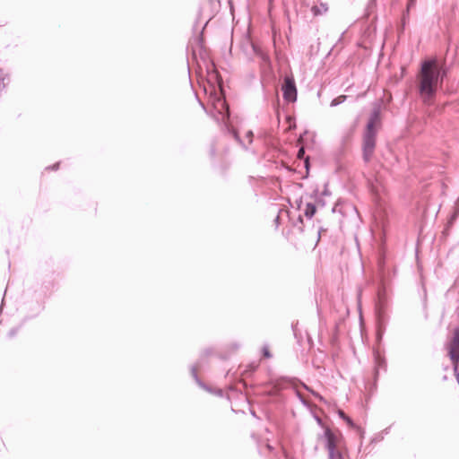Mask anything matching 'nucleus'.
<instances>
[{"instance_id":"nucleus-1","label":"nucleus","mask_w":459,"mask_h":459,"mask_svg":"<svg viewBox=\"0 0 459 459\" xmlns=\"http://www.w3.org/2000/svg\"><path fill=\"white\" fill-rule=\"evenodd\" d=\"M207 74L208 82L213 91L211 94L212 108L208 111L204 104L198 100L201 107L218 123L222 124V130L225 134L231 135L245 151H247L248 147L239 136L238 130L231 125L230 106L222 94L223 81L221 74L213 65L211 68H207ZM196 99L199 100L197 96Z\"/></svg>"},{"instance_id":"nucleus-2","label":"nucleus","mask_w":459,"mask_h":459,"mask_svg":"<svg viewBox=\"0 0 459 459\" xmlns=\"http://www.w3.org/2000/svg\"><path fill=\"white\" fill-rule=\"evenodd\" d=\"M447 69L435 65L432 60H425L420 64V70L417 76V91L426 106H432L435 102L438 89H441Z\"/></svg>"},{"instance_id":"nucleus-3","label":"nucleus","mask_w":459,"mask_h":459,"mask_svg":"<svg viewBox=\"0 0 459 459\" xmlns=\"http://www.w3.org/2000/svg\"><path fill=\"white\" fill-rule=\"evenodd\" d=\"M381 126V108L376 106L372 108L362 134V160L368 163L375 152L377 136Z\"/></svg>"},{"instance_id":"nucleus-4","label":"nucleus","mask_w":459,"mask_h":459,"mask_svg":"<svg viewBox=\"0 0 459 459\" xmlns=\"http://www.w3.org/2000/svg\"><path fill=\"white\" fill-rule=\"evenodd\" d=\"M319 438L324 441L328 452V459H346V453L342 449L343 436L339 430H333L325 427Z\"/></svg>"},{"instance_id":"nucleus-5","label":"nucleus","mask_w":459,"mask_h":459,"mask_svg":"<svg viewBox=\"0 0 459 459\" xmlns=\"http://www.w3.org/2000/svg\"><path fill=\"white\" fill-rule=\"evenodd\" d=\"M376 325L377 339L380 342L383 339L386 326L389 322V315L387 313V303L384 299H379L376 304Z\"/></svg>"},{"instance_id":"nucleus-6","label":"nucleus","mask_w":459,"mask_h":459,"mask_svg":"<svg viewBox=\"0 0 459 459\" xmlns=\"http://www.w3.org/2000/svg\"><path fill=\"white\" fill-rule=\"evenodd\" d=\"M212 348H205L200 354L199 359L196 362V364L192 365L190 367V373L195 383L203 389L212 393V388L209 387L202 379L198 377L197 374V368L201 367L203 364V361L212 354Z\"/></svg>"},{"instance_id":"nucleus-7","label":"nucleus","mask_w":459,"mask_h":459,"mask_svg":"<svg viewBox=\"0 0 459 459\" xmlns=\"http://www.w3.org/2000/svg\"><path fill=\"white\" fill-rule=\"evenodd\" d=\"M283 100L288 103H292L297 100L298 90L295 80L292 76L285 77L281 85Z\"/></svg>"},{"instance_id":"nucleus-8","label":"nucleus","mask_w":459,"mask_h":459,"mask_svg":"<svg viewBox=\"0 0 459 459\" xmlns=\"http://www.w3.org/2000/svg\"><path fill=\"white\" fill-rule=\"evenodd\" d=\"M296 378L282 377L270 389L266 390L264 394L270 398H276L281 400L282 398L281 390L285 387L286 385L294 384Z\"/></svg>"},{"instance_id":"nucleus-9","label":"nucleus","mask_w":459,"mask_h":459,"mask_svg":"<svg viewBox=\"0 0 459 459\" xmlns=\"http://www.w3.org/2000/svg\"><path fill=\"white\" fill-rule=\"evenodd\" d=\"M448 355L453 364L459 363V327H456L454 331Z\"/></svg>"},{"instance_id":"nucleus-10","label":"nucleus","mask_w":459,"mask_h":459,"mask_svg":"<svg viewBox=\"0 0 459 459\" xmlns=\"http://www.w3.org/2000/svg\"><path fill=\"white\" fill-rule=\"evenodd\" d=\"M374 385L376 386L378 377H379V370H386V360L384 356H382L377 351H374Z\"/></svg>"},{"instance_id":"nucleus-11","label":"nucleus","mask_w":459,"mask_h":459,"mask_svg":"<svg viewBox=\"0 0 459 459\" xmlns=\"http://www.w3.org/2000/svg\"><path fill=\"white\" fill-rule=\"evenodd\" d=\"M10 82L9 74L3 68H0V94L5 89Z\"/></svg>"},{"instance_id":"nucleus-12","label":"nucleus","mask_w":459,"mask_h":459,"mask_svg":"<svg viewBox=\"0 0 459 459\" xmlns=\"http://www.w3.org/2000/svg\"><path fill=\"white\" fill-rule=\"evenodd\" d=\"M339 416L341 419H342L350 427H352V428H356L359 433H360V436L363 437V435H364V430L361 429L360 428H359L358 426H356V424L354 423V421L351 420V418H350L349 416H347L345 414L344 411H339Z\"/></svg>"},{"instance_id":"nucleus-13","label":"nucleus","mask_w":459,"mask_h":459,"mask_svg":"<svg viewBox=\"0 0 459 459\" xmlns=\"http://www.w3.org/2000/svg\"><path fill=\"white\" fill-rule=\"evenodd\" d=\"M316 212V205L314 203H307L304 210V215L307 219L311 220Z\"/></svg>"},{"instance_id":"nucleus-14","label":"nucleus","mask_w":459,"mask_h":459,"mask_svg":"<svg viewBox=\"0 0 459 459\" xmlns=\"http://www.w3.org/2000/svg\"><path fill=\"white\" fill-rule=\"evenodd\" d=\"M328 11V6L326 4L322 3L319 6L313 5L311 7V12L314 16L321 15Z\"/></svg>"},{"instance_id":"nucleus-15","label":"nucleus","mask_w":459,"mask_h":459,"mask_svg":"<svg viewBox=\"0 0 459 459\" xmlns=\"http://www.w3.org/2000/svg\"><path fill=\"white\" fill-rule=\"evenodd\" d=\"M311 197L314 198L316 202V204L322 207L325 206V201L319 196V190L318 188L314 189L313 193L311 194Z\"/></svg>"},{"instance_id":"nucleus-16","label":"nucleus","mask_w":459,"mask_h":459,"mask_svg":"<svg viewBox=\"0 0 459 459\" xmlns=\"http://www.w3.org/2000/svg\"><path fill=\"white\" fill-rule=\"evenodd\" d=\"M459 216V212L457 210H454V212H452V214L449 216L448 220H447V222H446V226L447 228H453L455 222L456 221L457 218Z\"/></svg>"},{"instance_id":"nucleus-17","label":"nucleus","mask_w":459,"mask_h":459,"mask_svg":"<svg viewBox=\"0 0 459 459\" xmlns=\"http://www.w3.org/2000/svg\"><path fill=\"white\" fill-rule=\"evenodd\" d=\"M459 216V212L457 210H454V212H452V214L449 216L448 220H447V222H446V226L447 228H453L455 222L456 221L457 218Z\"/></svg>"},{"instance_id":"nucleus-18","label":"nucleus","mask_w":459,"mask_h":459,"mask_svg":"<svg viewBox=\"0 0 459 459\" xmlns=\"http://www.w3.org/2000/svg\"><path fill=\"white\" fill-rule=\"evenodd\" d=\"M347 99V95H340L334 99L332 100L330 106L331 107H337L340 104L343 103Z\"/></svg>"},{"instance_id":"nucleus-19","label":"nucleus","mask_w":459,"mask_h":459,"mask_svg":"<svg viewBox=\"0 0 459 459\" xmlns=\"http://www.w3.org/2000/svg\"><path fill=\"white\" fill-rule=\"evenodd\" d=\"M410 9L406 8V10H404L403 12V15H402V26L400 28V30L401 31H403L404 30V28H405V25H406V22L409 19V15H410Z\"/></svg>"},{"instance_id":"nucleus-20","label":"nucleus","mask_w":459,"mask_h":459,"mask_svg":"<svg viewBox=\"0 0 459 459\" xmlns=\"http://www.w3.org/2000/svg\"><path fill=\"white\" fill-rule=\"evenodd\" d=\"M295 394L303 406H305L307 408L310 407L309 403L307 401V399L304 397V395L299 390L295 389Z\"/></svg>"},{"instance_id":"nucleus-21","label":"nucleus","mask_w":459,"mask_h":459,"mask_svg":"<svg viewBox=\"0 0 459 459\" xmlns=\"http://www.w3.org/2000/svg\"><path fill=\"white\" fill-rule=\"evenodd\" d=\"M293 226L297 228L300 232L303 231V217L301 214H299L298 218L293 222Z\"/></svg>"},{"instance_id":"nucleus-22","label":"nucleus","mask_w":459,"mask_h":459,"mask_svg":"<svg viewBox=\"0 0 459 459\" xmlns=\"http://www.w3.org/2000/svg\"><path fill=\"white\" fill-rule=\"evenodd\" d=\"M22 324H21L18 326H14V327L11 328L7 333L8 337L9 338L15 337L17 335V333H19L20 329L22 328Z\"/></svg>"},{"instance_id":"nucleus-23","label":"nucleus","mask_w":459,"mask_h":459,"mask_svg":"<svg viewBox=\"0 0 459 459\" xmlns=\"http://www.w3.org/2000/svg\"><path fill=\"white\" fill-rule=\"evenodd\" d=\"M304 167L306 169V174L305 176L302 177V178H307L308 176H309V171H310V160H309V157H307L305 160H304Z\"/></svg>"},{"instance_id":"nucleus-24","label":"nucleus","mask_w":459,"mask_h":459,"mask_svg":"<svg viewBox=\"0 0 459 459\" xmlns=\"http://www.w3.org/2000/svg\"><path fill=\"white\" fill-rule=\"evenodd\" d=\"M350 137H351V133L346 134V135H344L342 137V146L339 150L340 154H343V152H344V144L346 143V142H348L350 140Z\"/></svg>"},{"instance_id":"nucleus-25","label":"nucleus","mask_w":459,"mask_h":459,"mask_svg":"<svg viewBox=\"0 0 459 459\" xmlns=\"http://www.w3.org/2000/svg\"><path fill=\"white\" fill-rule=\"evenodd\" d=\"M262 356L265 359H270L272 358V353L268 348L267 345H264L263 348H262Z\"/></svg>"},{"instance_id":"nucleus-26","label":"nucleus","mask_w":459,"mask_h":459,"mask_svg":"<svg viewBox=\"0 0 459 459\" xmlns=\"http://www.w3.org/2000/svg\"><path fill=\"white\" fill-rule=\"evenodd\" d=\"M306 149L304 146H301L299 148L297 152V158L299 160H305L307 157H305Z\"/></svg>"},{"instance_id":"nucleus-27","label":"nucleus","mask_w":459,"mask_h":459,"mask_svg":"<svg viewBox=\"0 0 459 459\" xmlns=\"http://www.w3.org/2000/svg\"><path fill=\"white\" fill-rule=\"evenodd\" d=\"M207 24H208V22H206L204 23V26H203V28H202V30H201L200 34H199V35L197 36V38H196L197 42H198V44H199V45H202V44H203V42H204V35H203V32H204V30L205 29V27L207 26Z\"/></svg>"},{"instance_id":"nucleus-28","label":"nucleus","mask_w":459,"mask_h":459,"mask_svg":"<svg viewBox=\"0 0 459 459\" xmlns=\"http://www.w3.org/2000/svg\"><path fill=\"white\" fill-rule=\"evenodd\" d=\"M384 439L383 433H377L372 439L371 443H377Z\"/></svg>"},{"instance_id":"nucleus-29","label":"nucleus","mask_w":459,"mask_h":459,"mask_svg":"<svg viewBox=\"0 0 459 459\" xmlns=\"http://www.w3.org/2000/svg\"><path fill=\"white\" fill-rule=\"evenodd\" d=\"M253 50L256 54H261L264 61L269 62V57L266 55H264L262 51H260L257 47L253 46Z\"/></svg>"},{"instance_id":"nucleus-30","label":"nucleus","mask_w":459,"mask_h":459,"mask_svg":"<svg viewBox=\"0 0 459 459\" xmlns=\"http://www.w3.org/2000/svg\"><path fill=\"white\" fill-rule=\"evenodd\" d=\"M293 335H294L295 339L297 340V342L299 344L302 340V335H301V333L299 332V330H294Z\"/></svg>"},{"instance_id":"nucleus-31","label":"nucleus","mask_w":459,"mask_h":459,"mask_svg":"<svg viewBox=\"0 0 459 459\" xmlns=\"http://www.w3.org/2000/svg\"><path fill=\"white\" fill-rule=\"evenodd\" d=\"M321 195H323V196L331 195V192L328 189V183L325 184L324 190L322 191Z\"/></svg>"},{"instance_id":"nucleus-32","label":"nucleus","mask_w":459,"mask_h":459,"mask_svg":"<svg viewBox=\"0 0 459 459\" xmlns=\"http://www.w3.org/2000/svg\"><path fill=\"white\" fill-rule=\"evenodd\" d=\"M253 137H254V133L252 130H248L247 133H246V138L248 140V143H252L253 142Z\"/></svg>"},{"instance_id":"nucleus-33","label":"nucleus","mask_w":459,"mask_h":459,"mask_svg":"<svg viewBox=\"0 0 459 459\" xmlns=\"http://www.w3.org/2000/svg\"><path fill=\"white\" fill-rule=\"evenodd\" d=\"M59 166H60V162H56L51 166L47 167L46 169L57 170L59 169Z\"/></svg>"},{"instance_id":"nucleus-34","label":"nucleus","mask_w":459,"mask_h":459,"mask_svg":"<svg viewBox=\"0 0 459 459\" xmlns=\"http://www.w3.org/2000/svg\"><path fill=\"white\" fill-rule=\"evenodd\" d=\"M240 346H241V345H240V343H238V342H232V343H230V349H231V350H233V351H237V350H238V349L240 348Z\"/></svg>"},{"instance_id":"nucleus-35","label":"nucleus","mask_w":459,"mask_h":459,"mask_svg":"<svg viewBox=\"0 0 459 459\" xmlns=\"http://www.w3.org/2000/svg\"><path fill=\"white\" fill-rule=\"evenodd\" d=\"M415 4H416V0H408L406 8L411 10L412 7L415 6Z\"/></svg>"},{"instance_id":"nucleus-36","label":"nucleus","mask_w":459,"mask_h":459,"mask_svg":"<svg viewBox=\"0 0 459 459\" xmlns=\"http://www.w3.org/2000/svg\"><path fill=\"white\" fill-rule=\"evenodd\" d=\"M451 229H452V228H447V226H446V225H445V228H444L443 231H442V234H443L445 237L448 236V235L450 234V230H451Z\"/></svg>"},{"instance_id":"nucleus-37","label":"nucleus","mask_w":459,"mask_h":459,"mask_svg":"<svg viewBox=\"0 0 459 459\" xmlns=\"http://www.w3.org/2000/svg\"><path fill=\"white\" fill-rule=\"evenodd\" d=\"M458 363H455L454 364V371H455V375L457 378V380L459 381V371H458Z\"/></svg>"},{"instance_id":"nucleus-38","label":"nucleus","mask_w":459,"mask_h":459,"mask_svg":"<svg viewBox=\"0 0 459 459\" xmlns=\"http://www.w3.org/2000/svg\"><path fill=\"white\" fill-rule=\"evenodd\" d=\"M302 386H303L307 391L311 392L313 394H315V395H316V396L318 395L316 393L313 392V391L311 390V388H310L307 385H306L305 383H302Z\"/></svg>"},{"instance_id":"nucleus-39","label":"nucleus","mask_w":459,"mask_h":459,"mask_svg":"<svg viewBox=\"0 0 459 459\" xmlns=\"http://www.w3.org/2000/svg\"><path fill=\"white\" fill-rule=\"evenodd\" d=\"M215 152H216L215 145H214V144H212L211 149H210V154H211V156H212V157H214V156H215Z\"/></svg>"},{"instance_id":"nucleus-40","label":"nucleus","mask_w":459,"mask_h":459,"mask_svg":"<svg viewBox=\"0 0 459 459\" xmlns=\"http://www.w3.org/2000/svg\"><path fill=\"white\" fill-rule=\"evenodd\" d=\"M298 325H299V322H292L291 324V329H292V332H294V330H299L298 329Z\"/></svg>"},{"instance_id":"nucleus-41","label":"nucleus","mask_w":459,"mask_h":459,"mask_svg":"<svg viewBox=\"0 0 459 459\" xmlns=\"http://www.w3.org/2000/svg\"><path fill=\"white\" fill-rule=\"evenodd\" d=\"M274 223L276 225V228L279 227V225H280V216H279V214L275 217Z\"/></svg>"},{"instance_id":"nucleus-42","label":"nucleus","mask_w":459,"mask_h":459,"mask_svg":"<svg viewBox=\"0 0 459 459\" xmlns=\"http://www.w3.org/2000/svg\"><path fill=\"white\" fill-rule=\"evenodd\" d=\"M323 230H324L323 228H319V230L317 231V242L320 240L321 233H322Z\"/></svg>"},{"instance_id":"nucleus-43","label":"nucleus","mask_w":459,"mask_h":459,"mask_svg":"<svg viewBox=\"0 0 459 459\" xmlns=\"http://www.w3.org/2000/svg\"><path fill=\"white\" fill-rule=\"evenodd\" d=\"M298 209H300L302 205V198L296 201Z\"/></svg>"},{"instance_id":"nucleus-44","label":"nucleus","mask_w":459,"mask_h":459,"mask_svg":"<svg viewBox=\"0 0 459 459\" xmlns=\"http://www.w3.org/2000/svg\"><path fill=\"white\" fill-rule=\"evenodd\" d=\"M455 209L459 212V197L457 198L455 204Z\"/></svg>"},{"instance_id":"nucleus-45","label":"nucleus","mask_w":459,"mask_h":459,"mask_svg":"<svg viewBox=\"0 0 459 459\" xmlns=\"http://www.w3.org/2000/svg\"><path fill=\"white\" fill-rule=\"evenodd\" d=\"M315 419H316V420L317 421V423L319 425H321V426L323 425V422H322L321 419L318 416H316Z\"/></svg>"},{"instance_id":"nucleus-46","label":"nucleus","mask_w":459,"mask_h":459,"mask_svg":"<svg viewBox=\"0 0 459 459\" xmlns=\"http://www.w3.org/2000/svg\"><path fill=\"white\" fill-rule=\"evenodd\" d=\"M389 429H390V428H386V429H385L381 432V433H383V436H385V435L388 434V433H389Z\"/></svg>"},{"instance_id":"nucleus-47","label":"nucleus","mask_w":459,"mask_h":459,"mask_svg":"<svg viewBox=\"0 0 459 459\" xmlns=\"http://www.w3.org/2000/svg\"><path fill=\"white\" fill-rule=\"evenodd\" d=\"M196 29H197V22H195V24H194V26H193V30H196Z\"/></svg>"},{"instance_id":"nucleus-48","label":"nucleus","mask_w":459,"mask_h":459,"mask_svg":"<svg viewBox=\"0 0 459 459\" xmlns=\"http://www.w3.org/2000/svg\"><path fill=\"white\" fill-rule=\"evenodd\" d=\"M376 3H377V0H369V4H375Z\"/></svg>"},{"instance_id":"nucleus-49","label":"nucleus","mask_w":459,"mask_h":459,"mask_svg":"<svg viewBox=\"0 0 459 459\" xmlns=\"http://www.w3.org/2000/svg\"><path fill=\"white\" fill-rule=\"evenodd\" d=\"M252 416L256 417V414L254 411H251Z\"/></svg>"},{"instance_id":"nucleus-50","label":"nucleus","mask_w":459,"mask_h":459,"mask_svg":"<svg viewBox=\"0 0 459 459\" xmlns=\"http://www.w3.org/2000/svg\"><path fill=\"white\" fill-rule=\"evenodd\" d=\"M217 393H218V394H219V395H221V394H222V391H221V390H218V392H217Z\"/></svg>"}]
</instances>
